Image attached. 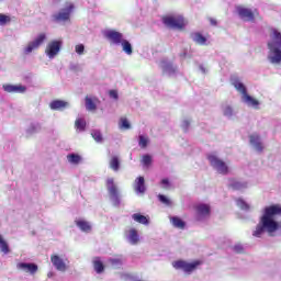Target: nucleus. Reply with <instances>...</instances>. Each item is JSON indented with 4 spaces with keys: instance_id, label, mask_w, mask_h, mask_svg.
<instances>
[{
    "instance_id": "obj_1",
    "label": "nucleus",
    "mask_w": 281,
    "mask_h": 281,
    "mask_svg": "<svg viewBox=\"0 0 281 281\" xmlns=\"http://www.w3.org/2000/svg\"><path fill=\"white\" fill-rule=\"evenodd\" d=\"M280 218H281V205L272 204L263 210V215L260 218V223L256 226L252 233L255 238H260L266 232L268 234H273L280 229Z\"/></svg>"
},
{
    "instance_id": "obj_2",
    "label": "nucleus",
    "mask_w": 281,
    "mask_h": 281,
    "mask_svg": "<svg viewBox=\"0 0 281 281\" xmlns=\"http://www.w3.org/2000/svg\"><path fill=\"white\" fill-rule=\"evenodd\" d=\"M271 41L268 43V49H270L273 56L269 57L270 63L278 64L281 63V33L280 31L272 29L270 34Z\"/></svg>"
},
{
    "instance_id": "obj_3",
    "label": "nucleus",
    "mask_w": 281,
    "mask_h": 281,
    "mask_svg": "<svg viewBox=\"0 0 281 281\" xmlns=\"http://www.w3.org/2000/svg\"><path fill=\"white\" fill-rule=\"evenodd\" d=\"M162 23L170 30H186L188 21L183 15H164Z\"/></svg>"
},
{
    "instance_id": "obj_4",
    "label": "nucleus",
    "mask_w": 281,
    "mask_h": 281,
    "mask_svg": "<svg viewBox=\"0 0 281 281\" xmlns=\"http://www.w3.org/2000/svg\"><path fill=\"white\" fill-rule=\"evenodd\" d=\"M203 262L201 260H195L193 262H188L186 260H177L172 262L173 269L184 271V273H192L193 271H196L199 267H201Z\"/></svg>"
},
{
    "instance_id": "obj_5",
    "label": "nucleus",
    "mask_w": 281,
    "mask_h": 281,
    "mask_svg": "<svg viewBox=\"0 0 281 281\" xmlns=\"http://www.w3.org/2000/svg\"><path fill=\"white\" fill-rule=\"evenodd\" d=\"M207 159L212 166L220 175H228L229 173V167L225 161H223L218 156L216 155H209Z\"/></svg>"
},
{
    "instance_id": "obj_6",
    "label": "nucleus",
    "mask_w": 281,
    "mask_h": 281,
    "mask_svg": "<svg viewBox=\"0 0 281 281\" xmlns=\"http://www.w3.org/2000/svg\"><path fill=\"white\" fill-rule=\"evenodd\" d=\"M61 47H63L61 40H53L47 44L45 54L46 56H48V58H56Z\"/></svg>"
},
{
    "instance_id": "obj_7",
    "label": "nucleus",
    "mask_w": 281,
    "mask_h": 281,
    "mask_svg": "<svg viewBox=\"0 0 281 281\" xmlns=\"http://www.w3.org/2000/svg\"><path fill=\"white\" fill-rule=\"evenodd\" d=\"M237 12H238L240 19H243L244 21H249L251 23H254V21H256V16L260 15V13L258 12V9H255L252 11L251 9L244 8V7H238Z\"/></svg>"
},
{
    "instance_id": "obj_8",
    "label": "nucleus",
    "mask_w": 281,
    "mask_h": 281,
    "mask_svg": "<svg viewBox=\"0 0 281 281\" xmlns=\"http://www.w3.org/2000/svg\"><path fill=\"white\" fill-rule=\"evenodd\" d=\"M106 188L114 205H120V191L117 190V186L113 178L106 180Z\"/></svg>"
},
{
    "instance_id": "obj_9",
    "label": "nucleus",
    "mask_w": 281,
    "mask_h": 281,
    "mask_svg": "<svg viewBox=\"0 0 281 281\" xmlns=\"http://www.w3.org/2000/svg\"><path fill=\"white\" fill-rule=\"evenodd\" d=\"M45 41H47V35L45 33H40L38 36L33 42H30L24 48V54H32L34 49H38Z\"/></svg>"
},
{
    "instance_id": "obj_10",
    "label": "nucleus",
    "mask_w": 281,
    "mask_h": 281,
    "mask_svg": "<svg viewBox=\"0 0 281 281\" xmlns=\"http://www.w3.org/2000/svg\"><path fill=\"white\" fill-rule=\"evenodd\" d=\"M74 3H68V5L61 10V12L53 15L54 21L60 22V21H69L71 16V12H74Z\"/></svg>"
},
{
    "instance_id": "obj_11",
    "label": "nucleus",
    "mask_w": 281,
    "mask_h": 281,
    "mask_svg": "<svg viewBox=\"0 0 281 281\" xmlns=\"http://www.w3.org/2000/svg\"><path fill=\"white\" fill-rule=\"evenodd\" d=\"M105 38L110 41L112 45H121L124 41V34L115 30H110L105 33Z\"/></svg>"
},
{
    "instance_id": "obj_12",
    "label": "nucleus",
    "mask_w": 281,
    "mask_h": 281,
    "mask_svg": "<svg viewBox=\"0 0 281 281\" xmlns=\"http://www.w3.org/2000/svg\"><path fill=\"white\" fill-rule=\"evenodd\" d=\"M194 210L196 212L198 221H201V218H205V216H210L212 212V209L209 204H198L194 206Z\"/></svg>"
},
{
    "instance_id": "obj_13",
    "label": "nucleus",
    "mask_w": 281,
    "mask_h": 281,
    "mask_svg": "<svg viewBox=\"0 0 281 281\" xmlns=\"http://www.w3.org/2000/svg\"><path fill=\"white\" fill-rule=\"evenodd\" d=\"M16 269H19L20 271H25V273H31V276H34L38 271V266L36 263L20 262L16 265Z\"/></svg>"
},
{
    "instance_id": "obj_14",
    "label": "nucleus",
    "mask_w": 281,
    "mask_h": 281,
    "mask_svg": "<svg viewBox=\"0 0 281 281\" xmlns=\"http://www.w3.org/2000/svg\"><path fill=\"white\" fill-rule=\"evenodd\" d=\"M124 236L131 245H137L139 243V234L137 233V229L135 228H130L125 231Z\"/></svg>"
},
{
    "instance_id": "obj_15",
    "label": "nucleus",
    "mask_w": 281,
    "mask_h": 281,
    "mask_svg": "<svg viewBox=\"0 0 281 281\" xmlns=\"http://www.w3.org/2000/svg\"><path fill=\"white\" fill-rule=\"evenodd\" d=\"M249 139L255 150H257L258 153H262L265 150V145H262V140H260V135L252 134L249 136Z\"/></svg>"
},
{
    "instance_id": "obj_16",
    "label": "nucleus",
    "mask_w": 281,
    "mask_h": 281,
    "mask_svg": "<svg viewBox=\"0 0 281 281\" xmlns=\"http://www.w3.org/2000/svg\"><path fill=\"white\" fill-rule=\"evenodd\" d=\"M249 139L255 150H257L258 153H262L265 150V145H262V140H260V135L252 134L249 136Z\"/></svg>"
},
{
    "instance_id": "obj_17",
    "label": "nucleus",
    "mask_w": 281,
    "mask_h": 281,
    "mask_svg": "<svg viewBox=\"0 0 281 281\" xmlns=\"http://www.w3.org/2000/svg\"><path fill=\"white\" fill-rule=\"evenodd\" d=\"M3 90L7 91V93H25V91H27V88L21 85H3Z\"/></svg>"
},
{
    "instance_id": "obj_18",
    "label": "nucleus",
    "mask_w": 281,
    "mask_h": 281,
    "mask_svg": "<svg viewBox=\"0 0 281 281\" xmlns=\"http://www.w3.org/2000/svg\"><path fill=\"white\" fill-rule=\"evenodd\" d=\"M50 261L53 262L57 271H67V265L61 258L58 257V255H52Z\"/></svg>"
},
{
    "instance_id": "obj_19",
    "label": "nucleus",
    "mask_w": 281,
    "mask_h": 281,
    "mask_svg": "<svg viewBox=\"0 0 281 281\" xmlns=\"http://www.w3.org/2000/svg\"><path fill=\"white\" fill-rule=\"evenodd\" d=\"M100 102L98 98H90L89 95L86 97V109L87 111H95L98 109L97 103Z\"/></svg>"
},
{
    "instance_id": "obj_20",
    "label": "nucleus",
    "mask_w": 281,
    "mask_h": 281,
    "mask_svg": "<svg viewBox=\"0 0 281 281\" xmlns=\"http://www.w3.org/2000/svg\"><path fill=\"white\" fill-rule=\"evenodd\" d=\"M67 106H69V103H67L66 101H63V100H54L49 104V108L53 111H60L63 109H67Z\"/></svg>"
},
{
    "instance_id": "obj_21",
    "label": "nucleus",
    "mask_w": 281,
    "mask_h": 281,
    "mask_svg": "<svg viewBox=\"0 0 281 281\" xmlns=\"http://www.w3.org/2000/svg\"><path fill=\"white\" fill-rule=\"evenodd\" d=\"M93 269L95 273H103L104 272V262L100 259V257H95L92 261Z\"/></svg>"
},
{
    "instance_id": "obj_22",
    "label": "nucleus",
    "mask_w": 281,
    "mask_h": 281,
    "mask_svg": "<svg viewBox=\"0 0 281 281\" xmlns=\"http://www.w3.org/2000/svg\"><path fill=\"white\" fill-rule=\"evenodd\" d=\"M75 223H76L77 227H79V229H81V232H86V233L91 232V224H89V222H87L85 220H78Z\"/></svg>"
},
{
    "instance_id": "obj_23",
    "label": "nucleus",
    "mask_w": 281,
    "mask_h": 281,
    "mask_svg": "<svg viewBox=\"0 0 281 281\" xmlns=\"http://www.w3.org/2000/svg\"><path fill=\"white\" fill-rule=\"evenodd\" d=\"M170 221L173 227H177L178 229H186V222H183V220L180 217L173 216L170 218Z\"/></svg>"
},
{
    "instance_id": "obj_24",
    "label": "nucleus",
    "mask_w": 281,
    "mask_h": 281,
    "mask_svg": "<svg viewBox=\"0 0 281 281\" xmlns=\"http://www.w3.org/2000/svg\"><path fill=\"white\" fill-rule=\"evenodd\" d=\"M233 86L239 93H241L243 98H245V95H247V88L245 87V85L243 82H240L239 80H235L233 82Z\"/></svg>"
},
{
    "instance_id": "obj_25",
    "label": "nucleus",
    "mask_w": 281,
    "mask_h": 281,
    "mask_svg": "<svg viewBox=\"0 0 281 281\" xmlns=\"http://www.w3.org/2000/svg\"><path fill=\"white\" fill-rule=\"evenodd\" d=\"M193 41L198 45H205V43H207V38L205 36H203V34H201L199 32L193 33Z\"/></svg>"
},
{
    "instance_id": "obj_26",
    "label": "nucleus",
    "mask_w": 281,
    "mask_h": 281,
    "mask_svg": "<svg viewBox=\"0 0 281 281\" xmlns=\"http://www.w3.org/2000/svg\"><path fill=\"white\" fill-rule=\"evenodd\" d=\"M110 168H111V170H114V172H117V170H120V158L117 156L111 157Z\"/></svg>"
},
{
    "instance_id": "obj_27",
    "label": "nucleus",
    "mask_w": 281,
    "mask_h": 281,
    "mask_svg": "<svg viewBox=\"0 0 281 281\" xmlns=\"http://www.w3.org/2000/svg\"><path fill=\"white\" fill-rule=\"evenodd\" d=\"M120 45H122L123 52H125L127 56H131V54H133V46L131 45V42H128V40H123Z\"/></svg>"
},
{
    "instance_id": "obj_28",
    "label": "nucleus",
    "mask_w": 281,
    "mask_h": 281,
    "mask_svg": "<svg viewBox=\"0 0 281 281\" xmlns=\"http://www.w3.org/2000/svg\"><path fill=\"white\" fill-rule=\"evenodd\" d=\"M0 251L2 254H10V246L8 245V241H5V239H3V236L0 235Z\"/></svg>"
},
{
    "instance_id": "obj_29",
    "label": "nucleus",
    "mask_w": 281,
    "mask_h": 281,
    "mask_svg": "<svg viewBox=\"0 0 281 281\" xmlns=\"http://www.w3.org/2000/svg\"><path fill=\"white\" fill-rule=\"evenodd\" d=\"M142 161L145 170H148L153 166V156L144 155Z\"/></svg>"
},
{
    "instance_id": "obj_30",
    "label": "nucleus",
    "mask_w": 281,
    "mask_h": 281,
    "mask_svg": "<svg viewBox=\"0 0 281 281\" xmlns=\"http://www.w3.org/2000/svg\"><path fill=\"white\" fill-rule=\"evenodd\" d=\"M243 100H244V102H246L250 106H258V104H260V102H258V100L254 99V97H251L249 94H245L243 97Z\"/></svg>"
},
{
    "instance_id": "obj_31",
    "label": "nucleus",
    "mask_w": 281,
    "mask_h": 281,
    "mask_svg": "<svg viewBox=\"0 0 281 281\" xmlns=\"http://www.w3.org/2000/svg\"><path fill=\"white\" fill-rule=\"evenodd\" d=\"M67 159H68L69 164H75V165H78V164H80V161H82V158L78 154H69L67 156Z\"/></svg>"
},
{
    "instance_id": "obj_32",
    "label": "nucleus",
    "mask_w": 281,
    "mask_h": 281,
    "mask_svg": "<svg viewBox=\"0 0 281 281\" xmlns=\"http://www.w3.org/2000/svg\"><path fill=\"white\" fill-rule=\"evenodd\" d=\"M231 188H233V190H245V188H247V182L232 180Z\"/></svg>"
},
{
    "instance_id": "obj_33",
    "label": "nucleus",
    "mask_w": 281,
    "mask_h": 281,
    "mask_svg": "<svg viewBox=\"0 0 281 281\" xmlns=\"http://www.w3.org/2000/svg\"><path fill=\"white\" fill-rule=\"evenodd\" d=\"M119 126L123 131H128V128H131V123L128 122V119L123 116V117L120 119Z\"/></svg>"
},
{
    "instance_id": "obj_34",
    "label": "nucleus",
    "mask_w": 281,
    "mask_h": 281,
    "mask_svg": "<svg viewBox=\"0 0 281 281\" xmlns=\"http://www.w3.org/2000/svg\"><path fill=\"white\" fill-rule=\"evenodd\" d=\"M75 126L78 128V131H85L87 127V122L83 119H77L75 121Z\"/></svg>"
},
{
    "instance_id": "obj_35",
    "label": "nucleus",
    "mask_w": 281,
    "mask_h": 281,
    "mask_svg": "<svg viewBox=\"0 0 281 281\" xmlns=\"http://www.w3.org/2000/svg\"><path fill=\"white\" fill-rule=\"evenodd\" d=\"M134 190L136 192H142V176H138L134 182Z\"/></svg>"
},
{
    "instance_id": "obj_36",
    "label": "nucleus",
    "mask_w": 281,
    "mask_h": 281,
    "mask_svg": "<svg viewBox=\"0 0 281 281\" xmlns=\"http://www.w3.org/2000/svg\"><path fill=\"white\" fill-rule=\"evenodd\" d=\"M75 52H76V54H78L79 56H82V54H85V45H83V44H78V45H76Z\"/></svg>"
},
{
    "instance_id": "obj_37",
    "label": "nucleus",
    "mask_w": 281,
    "mask_h": 281,
    "mask_svg": "<svg viewBox=\"0 0 281 281\" xmlns=\"http://www.w3.org/2000/svg\"><path fill=\"white\" fill-rule=\"evenodd\" d=\"M5 23H10V16L0 13V25H5Z\"/></svg>"
},
{
    "instance_id": "obj_38",
    "label": "nucleus",
    "mask_w": 281,
    "mask_h": 281,
    "mask_svg": "<svg viewBox=\"0 0 281 281\" xmlns=\"http://www.w3.org/2000/svg\"><path fill=\"white\" fill-rule=\"evenodd\" d=\"M91 135L95 142H102V134L100 132L94 131L91 133Z\"/></svg>"
},
{
    "instance_id": "obj_39",
    "label": "nucleus",
    "mask_w": 281,
    "mask_h": 281,
    "mask_svg": "<svg viewBox=\"0 0 281 281\" xmlns=\"http://www.w3.org/2000/svg\"><path fill=\"white\" fill-rule=\"evenodd\" d=\"M158 199L160 203H164L165 205H170V200L166 198V195L159 194Z\"/></svg>"
},
{
    "instance_id": "obj_40",
    "label": "nucleus",
    "mask_w": 281,
    "mask_h": 281,
    "mask_svg": "<svg viewBox=\"0 0 281 281\" xmlns=\"http://www.w3.org/2000/svg\"><path fill=\"white\" fill-rule=\"evenodd\" d=\"M110 262H111V265H113V267H122L121 258L111 259Z\"/></svg>"
},
{
    "instance_id": "obj_41",
    "label": "nucleus",
    "mask_w": 281,
    "mask_h": 281,
    "mask_svg": "<svg viewBox=\"0 0 281 281\" xmlns=\"http://www.w3.org/2000/svg\"><path fill=\"white\" fill-rule=\"evenodd\" d=\"M233 249L236 254H243L245 251V248H243V245L240 244L235 245Z\"/></svg>"
},
{
    "instance_id": "obj_42",
    "label": "nucleus",
    "mask_w": 281,
    "mask_h": 281,
    "mask_svg": "<svg viewBox=\"0 0 281 281\" xmlns=\"http://www.w3.org/2000/svg\"><path fill=\"white\" fill-rule=\"evenodd\" d=\"M109 95L110 98H113V100H117L120 98L117 94V90H110Z\"/></svg>"
},
{
    "instance_id": "obj_43",
    "label": "nucleus",
    "mask_w": 281,
    "mask_h": 281,
    "mask_svg": "<svg viewBox=\"0 0 281 281\" xmlns=\"http://www.w3.org/2000/svg\"><path fill=\"white\" fill-rule=\"evenodd\" d=\"M233 113H234V110L232 109V106H226L224 109V115L232 116Z\"/></svg>"
},
{
    "instance_id": "obj_44",
    "label": "nucleus",
    "mask_w": 281,
    "mask_h": 281,
    "mask_svg": "<svg viewBox=\"0 0 281 281\" xmlns=\"http://www.w3.org/2000/svg\"><path fill=\"white\" fill-rule=\"evenodd\" d=\"M132 217L136 221V223H142V213L134 214Z\"/></svg>"
},
{
    "instance_id": "obj_45",
    "label": "nucleus",
    "mask_w": 281,
    "mask_h": 281,
    "mask_svg": "<svg viewBox=\"0 0 281 281\" xmlns=\"http://www.w3.org/2000/svg\"><path fill=\"white\" fill-rule=\"evenodd\" d=\"M150 223V220L144 215H142V224L143 225H148Z\"/></svg>"
},
{
    "instance_id": "obj_46",
    "label": "nucleus",
    "mask_w": 281,
    "mask_h": 281,
    "mask_svg": "<svg viewBox=\"0 0 281 281\" xmlns=\"http://www.w3.org/2000/svg\"><path fill=\"white\" fill-rule=\"evenodd\" d=\"M161 186H165V188H168L170 186V181L167 178H165L161 180Z\"/></svg>"
},
{
    "instance_id": "obj_47",
    "label": "nucleus",
    "mask_w": 281,
    "mask_h": 281,
    "mask_svg": "<svg viewBox=\"0 0 281 281\" xmlns=\"http://www.w3.org/2000/svg\"><path fill=\"white\" fill-rule=\"evenodd\" d=\"M146 146H148V139H146L145 137H142V147L146 148Z\"/></svg>"
},
{
    "instance_id": "obj_48",
    "label": "nucleus",
    "mask_w": 281,
    "mask_h": 281,
    "mask_svg": "<svg viewBox=\"0 0 281 281\" xmlns=\"http://www.w3.org/2000/svg\"><path fill=\"white\" fill-rule=\"evenodd\" d=\"M126 281H142V280H139V279H137V278H135L133 276H127L126 277Z\"/></svg>"
},
{
    "instance_id": "obj_49",
    "label": "nucleus",
    "mask_w": 281,
    "mask_h": 281,
    "mask_svg": "<svg viewBox=\"0 0 281 281\" xmlns=\"http://www.w3.org/2000/svg\"><path fill=\"white\" fill-rule=\"evenodd\" d=\"M209 21H210L211 25H217L218 24V22H216V19H214V18H210Z\"/></svg>"
},
{
    "instance_id": "obj_50",
    "label": "nucleus",
    "mask_w": 281,
    "mask_h": 281,
    "mask_svg": "<svg viewBox=\"0 0 281 281\" xmlns=\"http://www.w3.org/2000/svg\"><path fill=\"white\" fill-rule=\"evenodd\" d=\"M190 127V121H183V128L188 130Z\"/></svg>"
},
{
    "instance_id": "obj_51",
    "label": "nucleus",
    "mask_w": 281,
    "mask_h": 281,
    "mask_svg": "<svg viewBox=\"0 0 281 281\" xmlns=\"http://www.w3.org/2000/svg\"><path fill=\"white\" fill-rule=\"evenodd\" d=\"M237 205H247L243 199L237 200Z\"/></svg>"
},
{
    "instance_id": "obj_52",
    "label": "nucleus",
    "mask_w": 281,
    "mask_h": 281,
    "mask_svg": "<svg viewBox=\"0 0 281 281\" xmlns=\"http://www.w3.org/2000/svg\"><path fill=\"white\" fill-rule=\"evenodd\" d=\"M188 56V53H181L180 58H186Z\"/></svg>"
},
{
    "instance_id": "obj_53",
    "label": "nucleus",
    "mask_w": 281,
    "mask_h": 281,
    "mask_svg": "<svg viewBox=\"0 0 281 281\" xmlns=\"http://www.w3.org/2000/svg\"><path fill=\"white\" fill-rule=\"evenodd\" d=\"M138 144L142 146V135L138 136Z\"/></svg>"
},
{
    "instance_id": "obj_54",
    "label": "nucleus",
    "mask_w": 281,
    "mask_h": 281,
    "mask_svg": "<svg viewBox=\"0 0 281 281\" xmlns=\"http://www.w3.org/2000/svg\"><path fill=\"white\" fill-rule=\"evenodd\" d=\"M142 184L144 186V178H142Z\"/></svg>"
},
{
    "instance_id": "obj_55",
    "label": "nucleus",
    "mask_w": 281,
    "mask_h": 281,
    "mask_svg": "<svg viewBox=\"0 0 281 281\" xmlns=\"http://www.w3.org/2000/svg\"><path fill=\"white\" fill-rule=\"evenodd\" d=\"M142 192H144V187H143V189H142Z\"/></svg>"
}]
</instances>
